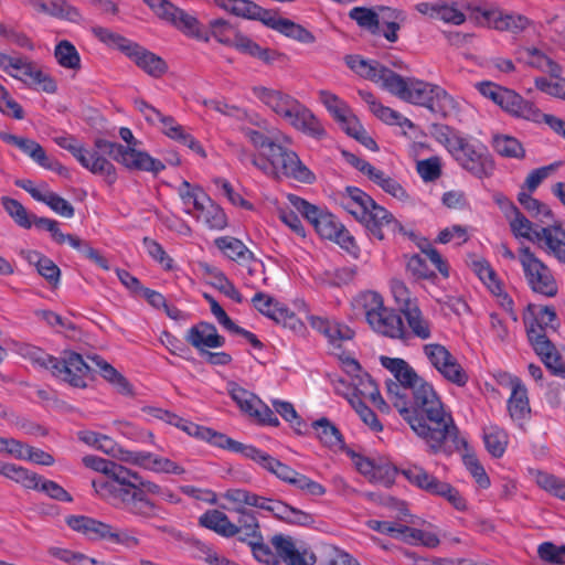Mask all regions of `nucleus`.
<instances>
[{"instance_id":"15","label":"nucleus","mask_w":565,"mask_h":565,"mask_svg":"<svg viewBox=\"0 0 565 565\" xmlns=\"http://www.w3.org/2000/svg\"><path fill=\"white\" fill-rule=\"evenodd\" d=\"M250 460L259 465L264 470L275 476L277 479L287 483L307 494L312 497H322L326 493V488L321 483L312 480L308 476L298 472L287 463L273 457L268 452L255 446Z\"/></svg>"},{"instance_id":"7","label":"nucleus","mask_w":565,"mask_h":565,"mask_svg":"<svg viewBox=\"0 0 565 565\" xmlns=\"http://www.w3.org/2000/svg\"><path fill=\"white\" fill-rule=\"evenodd\" d=\"M287 199L289 204L315 227L320 237L334 242L350 254L355 255L359 252L354 237L335 215L296 194H288Z\"/></svg>"},{"instance_id":"4","label":"nucleus","mask_w":565,"mask_h":565,"mask_svg":"<svg viewBox=\"0 0 565 565\" xmlns=\"http://www.w3.org/2000/svg\"><path fill=\"white\" fill-rule=\"evenodd\" d=\"M430 136L440 143L463 170L482 180L494 171V161L486 145L480 140L462 135L446 124H431Z\"/></svg>"},{"instance_id":"53","label":"nucleus","mask_w":565,"mask_h":565,"mask_svg":"<svg viewBox=\"0 0 565 565\" xmlns=\"http://www.w3.org/2000/svg\"><path fill=\"white\" fill-rule=\"evenodd\" d=\"M377 14L380 17V25L385 26L381 34L388 42L395 43L398 40L401 23L405 20L403 12L388 7H380Z\"/></svg>"},{"instance_id":"2","label":"nucleus","mask_w":565,"mask_h":565,"mask_svg":"<svg viewBox=\"0 0 565 565\" xmlns=\"http://www.w3.org/2000/svg\"><path fill=\"white\" fill-rule=\"evenodd\" d=\"M344 62L358 76L376 84L403 102L425 107L444 118L460 110L458 100L437 84L416 77H403L379 61L359 54L347 55Z\"/></svg>"},{"instance_id":"35","label":"nucleus","mask_w":565,"mask_h":565,"mask_svg":"<svg viewBox=\"0 0 565 565\" xmlns=\"http://www.w3.org/2000/svg\"><path fill=\"white\" fill-rule=\"evenodd\" d=\"M145 73L152 77H161L168 70L167 63L154 53L136 43L128 56Z\"/></svg>"},{"instance_id":"16","label":"nucleus","mask_w":565,"mask_h":565,"mask_svg":"<svg viewBox=\"0 0 565 565\" xmlns=\"http://www.w3.org/2000/svg\"><path fill=\"white\" fill-rule=\"evenodd\" d=\"M518 259L527 287L532 292L553 298L558 292V284L552 269L541 260L529 246L520 247Z\"/></svg>"},{"instance_id":"54","label":"nucleus","mask_w":565,"mask_h":565,"mask_svg":"<svg viewBox=\"0 0 565 565\" xmlns=\"http://www.w3.org/2000/svg\"><path fill=\"white\" fill-rule=\"evenodd\" d=\"M317 438L329 448H341L344 444L342 434L327 417H321L312 423Z\"/></svg>"},{"instance_id":"33","label":"nucleus","mask_w":565,"mask_h":565,"mask_svg":"<svg viewBox=\"0 0 565 565\" xmlns=\"http://www.w3.org/2000/svg\"><path fill=\"white\" fill-rule=\"evenodd\" d=\"M319 100L343 131L358 119L349 104L329 90H320Z\"/></svg>"},{"instance_id":"9","label":"nucleus","mask_w":565,"mask_h":565,"mask_svg":"<svg viewBox=\"0 0 565 565\" xmlns=\"http://www.w3.org/2000/svg\"><path fill=\"white\" fill-rule=\"evenodd\" d=\"M119 136L127 146L104 138L95 139L94 146L102 156H110L115 161L121 163L129 170L146 171L157 175L166 169L161 160L151 157L146 151L136 149L139 141L135 138L130 128L121 127L119 129Z\"/></svg>"},{"instance_id":"14","label":"nucleus","mask_w":565,"mask_h":565,"mask_svg":"<svg viewBox=\"0 0 565 565\" xmlns=\"http://www.w3.org/2000/svg\"><path fill=\"white\" fill-rule=\"evenodd\" d=\"M413 487L430 494L445 499L458 511H466L468 505L466 499L458 489L446 481L439 480L429 473L424 467L415 463L406 465L396 469Z\"/></svg>"},{"instance_id":"59","label":"nucleus","mask_w":565,"mask_h":565,"mask_svg":"<svg viewBox=\"0 0 565 565\" xmlns=\"http://www.w3.org/2000/svg\"><path fill=\"white\" fill-rule=\"evenodd\" d=\"M369 180L381 188L385 193L399 201H406L408 199V194L405 188L396 179L386 174L379 168Z\"/></svg>"},{"instance_id":"31","label":"nucleus","mask_w":565,"mask_h":565,"mask_svg":"<svg viewBox=\"0 0 565 565\" xmlns=\"http://www.w3.org/2000/svg\"><path fill=\"white\" fill-rule=\"evenodd\" d=\"M498 106L511 116L529 121L537 120L541 116L540 109L532 102L524 99L520 94L507 87Z\"/></svg>"},{"instance_id":"21","label":"nucleus","mask_w":565,"mask_h":565,"mask_svg":"<svg viewBox=\"0 0 565 565\" xmlns=\"http://www.w3.org/2000/svg\"><path fill=\"white\" fill-rule=\"evenodd\" d=\"M8 75L36 92L52 95L58 88L55 78L26 56L17 55Z\"/></svg>"},{"instance_id":"25","label":"nucleus","mask_w":565,"mask_h":565,"mask_svg":"<svg viewBox=\"0 0 565 565\" xmlns=\"http://www.w3.org/2000/svg\"><path fill=\"white\" fill-rule=\"evenodd\" d=\"M417 12L429 19L443 21L446 24L461 25L466 22L463 2L437 0L419 2L415 6Z\"/></svg>"},{"instance_id":"57","label":"nucleus","mask_w":565,"mask_h":565,"mask_svg":"<svg viewBox=\"0 0 565 565\" xmlns=\"http://www.w3.org/2000/svg\"><path fill=\"white\" fill-rule=\"evenodd\" d=\"M95 38L110 49H116L122 52L126 56L130 53L136 42L116 33L107 28L95 26L92 30Z\"/></svg>"},{"instance_id":"61","label":"nucleus","mask_w":565,"mask_h":565,"mask_svg":"<svg viewBox=\"0 0 565 565\" xmlns=\"http://www.w3.org/2000/svg\"><path fill=\"white\" fill-rule=\"evenodd\" d=\"M530 25V20L519 13H509L500 9L493 29L500 32L520 33Z\"/></svg>"},{"instance_id":"36","label":"nucleus","mask_w":565,"mask_h":565,"mask_svg":"<svg viewBox=\"0 0 565 565\" xmlns=\"http://www.w3.org/2000/svg\"><path fill=\"white\" fill-rule=\"evenodd\" d=\"M266 25L301 44H312L316 42V36L311 31L287 18L271 14L270 19L266 21Z\"/></svg>"},{"instance_id":"60","label":"nucleus","mask_w":565,"mask_h":565,"mask_svg":"<svg viewBox=\"0 0 565 565\" xmlns=\"http://www.w3.org/2000/svg\"><path fill=\"white\" fill-rule=\"evenodd\" d=\"M492 146L501 157L514 159H523L525 157V149L523 145L512 136H494Z\"/></svg>"},{"instance_id":"30","label":"nucleus","mask_w":565,"mask_h":565,"mask_svg":"<svg viewBox=\"0 0 565 565\" xmlns=\"http://www.w3.org/2000/svg\"><path fill=\"white\" fill-rule=\"evenodd\" d=\"M509 386L511 388V394L507 402L509 415L514 422L523 424L531 415L527 388L518 376L509 377Z\"/></svg>"},{"instance_id":"37","label":"nucleus","mask_w":565,"mask_h":565,"mask_svg":"<svg viewBox=\"0 0 565 565\" xmlns=\"http://www.w3.org/2000/svg\"><path fill=\"white\" fill-rule=\"evenodd\" d=\"M516 55L519 62L539 71L546 72L550 76H557L562 73V67L556 62L534 46L521 47L518 50Z\"/></svg>"},{"instance_id":"29","label":"nucleus","mask_w":565,"mask_h":565,"mask_svg":"<svg viewBox=\"0 0 565 565\" xmlns=\"http://www.w3.org/2000/svg\"><path fill=\"white\" fill-rule=\"evenodd\" d=\"M135 107L142 114L146 121L151 125H161V131L168 138L178 142L185 129L172 116L163 115L160 110L143 99H136Z\"/></svg>"},{"instance_id":"45","label":"nucleus","mask_w":565,"mask_h":565,"mask_svg":"<svg viewBox=\"0 0 565 565\" xmlns=\"http://www.w3.org/2000/svg\"><path fill=\"white\" fill-rule=\"evenodd\" d=\"M177 193L184 205V213L194 215L196 209H203V203L209 202V195L196 184L183 180L177 188Z\"/></svg>"},{"instance_id":"3","label":"nucleus","mask_w":565,"mask_h":565,"mask_svg":"<svg viewBox=\"0 0 565 565\" xmlns=\"http://www.w3.org/2000/svg\"><path fill=\"white\" fill-rule=\"evenodd\" d=\"M244 137L258 151L254 167L275 180L290 179L303 184L316 181L315 173L301 161L298 153L289 148L291 137L273 130L268 135L250 127H242Z\"/></svg>"},{"instance_id":"11","label":"nucleus","mask_w":565,"mask_h":565,"mask_svg":"<svg viewBox=\"0 0 565 565\" xmlns=\"http://www.w3.org/2000/svg\"><path fill=\"white\" fill-rule=\"evenodd\" d=\"M268 544L256 548V561L267 565H315L317 556L307 543L298 541L290 535L277 533Z\"/></svg>"},{"instance_id":"40","label":"nucleus","mask_w":565,"mask_h":565,"mask_svg":"<svg viewBox=\"0 0 565 565\" xmlns=\"http://www.w3.org/2000/svg\"><path fill=\"white\" fill-rule=\"evenodd\" d=\"M29 3L39 13L71 22H79L82 20V14L78 9L66 0H51L49 3L43 0H29Z\"/></svg>"},{"instance_id":"55","label":"nucleus","mask_w":565,"mask_h":565,"mask_svg":"<svg viewBox=\"0 0 565 565\" xmlns=\"http://www.w3.org/2000/svg\"><path fill=\"white\" fill-rule=\"evenodd\" d=\"M29 260L34 263L38 273L52 286L56 287L60 284L61 270L58 266L47 256L39 253L31 252Z\"/></svg>"},{"instance_id":"56","label":"nucleus","mask_w":565,"mask_h":565,"mask_svg":"<svg viewBox=\"0 0 565 565\" xmlns=\"http://www.w3.org/2000/svg\"><path fill=\"white\" fill-rule=\"evenodd\" d=\"M0 475L22 484L26 489H35L39 475L9 462L0 461Z\"/></svg>"},{"instance_id":"44","label":"nucleus","mask_w":565,"mask_h":565,"mask_svg":"<svg viewBox=\"0 0 565 565\" xmlns=\"http://www.w3.org/2000/svg\"><path fill=\"white\" fill-rule=\"evenodd\" d=\"M199 525L230 539L236 535L235 523L222 511L212 509L199 518Z\"/></svg>"},{"instance_id":"51","label":"nucleus","mask_w":565,"mask_h":565,"mask_svg":"<svg viewBox=\"0 0 565 565\" xmlns=\"http://www.w3.org/2000/svg\"><path fill=\"white\" fill-rule=\"evenodd\" d=\"M54 58L64 70L77 72L82 67L81 55L75 45L68 40H61L55 44Z\"/></svg>"},{"instance_id":"46","label":"nucleus","mask_w":565,"mask_h":565,"mask_svg":"<svg viewBox=\"0 0 565 565\" xmlns=\"http://www.w3.org/2000/svg\"><path fill=\"white\" fill-rule=\"evenodd\" d=\"M352 385L356 393L354 398H366L381 411H387L388 406L383 399L375 381L367 374L361 373L352 379Z\"/></svg>"},{"instance_id":"27","label":"nucleus","mask_w":565,"mask_h":565,"mask_svg":"<svg viewBox=\"0 0 565 565\" xmlns=\"http://www.w3.org/2000/svg\"><path fill=\"white\" fill-rule=\"evenodd\" d=\"M380 361L382 366L388 370L394 376V380L386 382V394L388 398L391 385H401L405 388L404 393L409 394L411 388L422 380L404 359L382 355Z\"/></svg>"},{"instance_id":"62","label":"nucleus","mask_w":565,"mask_h":565,"mask_svg":"<svg viewBox=\"0 0 565 565\" xmlns=\"http://www.w3.org/2000/svg\"><path fill=\"white\" fill-rule=\"evenodd\" d=\"M472 269L494 296L502 294V284L489 262L483 258L473 260Z\"/></svg>"},{"instance_id":"17","label":"nucleus","mask_w":565,"mask_h":565,"mask_svg":"<svg viewBox=\"0 0 565 565\" xmlns=\"http://www.w3.org/2000/svg\"><path fill=\"white\" fill-rule=\"evenodd\" d=\"M53 141L62 149L67 150L79 162V164L90 173L100 175L105 182L113 185L117 181V171L115 166L94 147V150H87L72 135H61L53 138Z\"/></svg>"},{"instance_id":"43","label":"nucleus","mask_w":565,"mask_h":565,"mask_svg":"<svg viewBox=\"0 0 565 565\" xmlns=\"http://www.w3.org/2000/svg\"><path fill=\"white\" fill-rule=\"evenodd\" d=\"M65 523L70 529L92 541L104 540L106 531H108V523L86 515H68Z\"/></svg>"},{"instance_id":"28","label":"nucleus","mask_w":565,"mask_h":565,"mask_svg":"<svg viewBox=\"0 0 565 565\" xmlns=\"http://www.w3.org/2000/svg\"><path fill=\"white\" fill-rule=\"evenodd\" d=\"M460 438L465 441V445H462V446L458 445V448H457L454 440L445 441V450H441L439 454H445V455L449 456L455 451L460 452L462 456V462H463L466 469L472 476V478L475 479L477 484L481 489H488L491 484L489 476L487 475L483 466L480 463L475 451L470 448L466 438L461 437V436H460Z\"/></svg>"},{"instance_id":"42","label":"nucleus","mask_w":565,"mask_h":565,"mask_svg":"<svg viewBox=\"0 0 565 565\" xmlns=\"http://www.w3.org/2000/svg\"><path fill=\"white\" fill-rule=\"evenodd\" d=\"M215 3L237 17L263 21L265 25L271 17L270 11L249 0H215Z\"/></svg>"},{"instance_id":"5","label":"nucleus","mask_w":565,"mask_h":565,"mask_svg":"<svg viewBox=\"0 0 565 565\" xmlns=\"http://www.w3.org/2000/svg\"><path fill=\"white\" fill-rule=\"evenodd\" d=\"M252 93L260 103L296 130L316 139L326 136V129L321 121L294 96L265 86H254Z\"/></svg>"},{"instance_id":"39","label":"nucleus","mask_w":565,"mask_h":565,"mask_svg":"<svg viewBox=\"0 0 565 565\" xmlns=\"http://www.w3.org/2000/svg\"><path fill=\"white\" fill-rule=\"evenodd\" d=\"M200 439L211 444L214 447L231 451L233 454H239L246 459L249 458L255 448L254 445L243 444L223 433L216 431L205 426L203 427Z\"/></svg>"},{"instance_id":"48","label":"nucleus","mask_w":565,"mask_h":565,"mask_svg":"<svg viewBox=\"0 0 565 565\" xmlns=\"http://www.w3.org/2000/svg\"><path fill=\"white\" fill-rule=\"evenodd\" d=\"M215 246L231 260L245 265L253 259V252L238 238L223 236L215 239Z\"/></svg>"},{"instance_id":"13","label":"nucleus","mask_w":565,"mask_h":565,"mask_svg":"<svg viewBox=\"0 0 565 565\" xmlns=\"http://www.w3.org/2000/svg\"><path fill=\"white\" fill-rule=\"evenodd\" d=\"M129 484L134 487L135 498L128 495V502L117 500L113 507L121 509L134 516L141 524H150L152 520L160 518V507L152 501L148 494L160 495L163 487L142 478L137 471L130 469V475L126 477Z\"/></svg>"},{"instance_id":"19","label":"nucleus","mask_w":565,"mask_h":565,"mask_svg":"<svg viewBox=\"0 0 565 565\" xmlns=\"http://www.w3.org/2000/svg\"><path fill=\"white\" fill-rule=\"evenodd\" d=\"M143 2L158 18L169 22L185 35L204 42L210 40L209 32L201 28L199 20L172 2L168 0H143Z\"/></svg>"},{"instance_id":"50","label":"nucleus","mask_w":565,"mask_h":565,"mask_svg":"<svg viewBox=\"0 0 565 565\" xmlns=\"http://www.w3.org/2000/svg\"><path fill=\"white\" fill-rule=\"evenodd\" d=\"M193 216L210 230H223L227 225L224 210L210 196L209 202L203 203V209H196Z\"/></svg>"},{"instance_id":"63","label":"nucleus","mask_w":565,"mask_h":565,"mask_svg":"<svg viewBox=\"0 0 565 565\" xmlns=\"http://www.w3.org/2000/svg\"><path fill=\"white\" fill-rule=\"evenodd\" d=\"M349 17L354 20L360 28L370 31L373 35H381L380 17L373 9L354 7L350 10Z\"/></svg>"},{"instance_id":"12","label":"nucleus","mask_w":565,"mask_h":565,"mask_svg":"<svg viewBox=\"0 0 565 565\" xmlns=\"http://www.w3.org/2000/svg\"><path fill=\"white\" fill-rule=\"evenodd\" d=\"M224 498L235 504H247L273 514L274 518L291 525L309 526L315 523L311 513L291 507L288 503L263 495L245 489H228Z\"/></svg>"},{"instance_id":"24","label":"nucleus","mask_w":565,"mask_h":565,"mask_svg":"<svg viewBox=\"0 0 565 565\" xmlns=\"http://www.w3.org/2000/svg\"><path fill=\"white\" fill-rule=\"evenodd\" d=\"M245 505L246 504H237L233 509L238 515L237 522L235 523L236 535H238V541L250 547L252 554L256 558V548L265 545L264 537L256 513L245 508Z\"/></svg>"},{"instance_id":"41","label":"nucleus","mask_w":565,"mask_h":565,"mask_svg":"<svg viewBox=\"0 0 565 565\" xmlns=\"http://www.w3.org/2000/svg\"><path fill=\"white\" fill-rule=\"evenodd\" d=\"M340 202L342 207L353 215L358 221L376 202L364 191L356 186H347L345 191L341 194Z\"/></svg>"},{"instance_id":"8","label":"nucleus","mask_w":565,"mask_h":565,"mask_svg":"<svg viewBox=\"0 0 565 565\" xmlns=\"http://www.w3.org/2000/svg\"><path fill=\"white\" fill-rule=\"evenodd\" d=\"M353 305L363 310L366 322L374 332L403 342L409 340L401 315L385 307L383 297L379 292L363 291L354 298Z\"/></svg>"},{"instance_id":"10","label":"nucleus","mask_w":565,"mask_h":565,"mask_svg":"<svg viewBox=\"0 0 565 565\" xmlns=\"http://www.w3.org/2000/svg\"><path fill=\"white\" fill-rule=\"evenodd\" d=\"M83 463L97 472H103L107 479H97L92 481L95 493L108 502L110 505L115 501L128 502V495L135 498L136 491L128 483L126 477L130 475V469L97 456L88 455L83 458Z\"/></svg>"},{"instance_id":"64","label":"nucleus","mask_w":565,"mask_h":565,"mask_svg":"<svg viewBox=\"0 0 565 565\" xmlns=\"http://www.w3.org/2000/svg\"><path fill=\"white\" fill-rule=\"evenodd\" d=\"M210 38H214L218 43L231 46L233 41L236 39L239 30L233 25L230 21L224 19H213L209 23Z\"/></svg>"},{"instance_id":"34","label":"nucleus","mask_w":565,"mask_h":565,"mask_svg":"<svg viewBox=\"0 0 565 565\" xmlns=\"http://www.w3.org/2000/svg\"><path fill=\"white\" fill-rule=\"evenodd\" d=\"M536 244L565 264V230L559 224L540 227V241Z\"/></svg>"},{"instance_id":"38","label":"nucleus","mask_w":565,"mask_h":565,"mask_svg":"<svg viewBox=\"0 0 565 565\" xmlns=\"http://www.w3.org/2000/svg\"><path fill=\"white\" fill-rule=\"evenodd\" d=\"M87 359L95 365L100 376L111 384L119 394L125 396L134 394V388L129 381L100 355L93 354L88 355Z\"/></svg>"},{"instance_id":"26","label":"nucleus","mask_w":565,"mask_h":565,"mask_svg":"<svg viewBox=\"0 0 565 565\" xmlns=\"http://www.w3.org/2000/svg\"><path fill=\"white\" fill-rule=\"evenodd\" d=\"M184 340L196 349L200 355L207 349L222 348L225 344V338L218 334L216 327L206 321H200L189 328Z\"/></svg>"},{"instance_id":"1","label":"nucleus","mask_w":565,"mask_h":565,"mask_svg":"<svg viewBox=\"0 0 565 565\" xmlns=\"http://www.w3.org/2000/svg\"><path fill=\"white\" fill-rule=\"evenodd\" d=\"M401 385L390 386V401L412 430L427 445L433 455L445 450V441L454 440L456 446L465 445L450 412L435 391L433 384L422 379L409 394Z\"/></svg>"},{"instance_id":"49","label":"nucleus","mask_w":565,"mask_h":565,"mask_svg":"<svg viewBox=\"0 0 565 565\" xmlns=\"http://www.w3.org/2000/svg\"><path fill=\"white\" fill-rule=\"evenodd\" d=\"M0 139L6 143L17 147L20 151L31 158L38 166H40L46 159V152L44 148L35 140L9 132H0Z\"/></svg>"},{"instance_id":"58","label":"nucleus","mask_w":565,"mask_h":565,"mask_svg":"<svg viewBox=\"0 0 565 565\" xmlns=\"http://www.w3.org/2000/svg\"><path fill=\"white\" fill-rule=\"evenodd\" d=\"M509 220L512 234L516 238H525L532 243L540 241V228L534 227L533 223L518 210Z\"/></svg>"},{"instance_id":"32","label":"nucleus","mask_w":565,"mask_h":565,"mask_svg":"<svg viewBox=\"0 0 565 565\" xmlns=\"http://www.w3.org/2000/svg\"><path fill=\"white\" fill-rule=\"evenodd\" d=\"M531 347L553 375L565 379L564 348H557L551 340H544Z\"/></svg>"},{"instance_id":"47","label":"nucleus","mask_w":565,"mask_h":565,"mask_svg":"<svg viewBox=\"0 0 565 565\" xmlns=\"http://www.w3.org/2000/svg\"><path fill=\"white\" fill-rule=\"evenodd\" d=\"M465 10L478 24L493 29V23L500 14V7L486 0L463 2Z\"/></svg>"},{"instance_id":"23","label":"nucleus","mask_w":565,"mask_h":565,"mask_svg":"<svg viewBox=\"0 0 565 565\" xmlns=\"http://www.w3.org/2000/svg\"><path fill=\"white\" fill-rule=\"evenodd\" d=\"M359 222L362 223L370 235L382 241L387 234H401L415 238L413 231H407L385 207L375 203L365 213V216H361Z\"/></svg>"},{"instance_id":"18","label":"nucleus","mask_w":565,"mask_h":565,"mask_svg":"<svg viewBox=\"0 0 565 565\" xmlns=\"http://www.w3.org/2000/svg\"><path fill=\"white\" fill-rule=\"evenodd\" d=\"M423 353L429 365L448 383L463 387L469 382V374L457 358L440 343L423 345Z\"/></svg>"},{"instance_id":"20","label":"nucleus","mask_w":565,"mask_h":565,"mask_svg":"<svg viewBox=\"0 0 565 565\" xmlns=\"http://www.w3.org/2000/svg\"><path fill=\"white\" fill-rule=\"evenodd\" d=\"M32 225L40 230H45L51 234L52 239L60 244H68L72 248L81 253L84 257L96 264L104 270H109L108 260L100 255V253L92 247L89 243L81 239L78 236L73 234H64L60 228V223L56 220L49 217H39L31 215Z\"/></svg>"},{"instance_id":"22","label":"nucleus","mask_w":565,"mask_h":565,"mask_svg":"<svg viewBox=\"0 0 565 565\" xmlns=\"http://www.w3.org/2000/svg\"><path fill=\"white\" fill-rule=\"evenodd\" d=\"M523 320L531 345L551 340L550 332L555 333L559 327V320L553 306L530 303Z\"/></svg>"},{"instance_id":"52","label":"nucleus","mask_w":565,"mask_h":565,"mask_svg":"<svg viewBox=\"0 0 565 565\" xmlns=\"http://www.w3.org/2000/svg\"><path fill=\"white\" fill-rule=\"evenodd\" d=\"M402 315L406 319L409 328V331H407L409 337L413 335L420 340H428L431 338V323L424 317L418 305L408 308V310L402 312Z\"/></svg>"},{"instance_id":"6","label":"nucleus","mask_w":565,"mask_h":565,"mask_svg":"<svg viewBox=\"0 0 565 565\" xmlns=\"http://www.w3.org/2000/svg\"><path fill=\"white\" fill-rule=\"evenodd\" d=\"M12 350L33 366L50 370L53 376L73 387L84 388L87 385L86 376L92 367L79 353L66 351L58 359L26 342H13Z\"/></svg>"}]
</instances>
